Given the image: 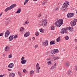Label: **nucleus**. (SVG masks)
Masks as SVG:
<instances>
[{
    "label": "nucleus",
    "instance_id": "a19ab883",
    "mask_svg": "<svg viewBox=\"0 0 77 77\" xmlns=\"http://www.w3.org/2000/svg\"><path fill=\"white\" fill-rule=\"evenodd\" d=\"M38 45H36L34 47L35 48H38Z\"/></svg>",
    "mask_w": 77,
    "mask_h": 77
},
{
    "label": "nucleus",
    "instance_id": "6e6552de",
    "mask_svg": "<svg viewBox=\"0 0 77 77\" xmlns=\"http://www.w3.org/2000/svg\"><path fill=\"white\" fill-rule=\"evenodd\" d=\"M5 37L6 38L9 36V34H10V32L9 31V30H7V31L5 33Z\"/></svg>",
    "mask_w": 77,
    "mask_h": 77
},
{
    "label": "nucleus",
    "instance_id": "58836bf2",
    "mask_svg": "<svg viewBox=\"0 0 77 77\" xmlns=\"http://www.w3.org/2000/svg\"><path fill=\"white\" fill-rule=\"evenodd\" d=\"M18 75H20V77H21V73H20V72H18Z\"/></svg>",
    "mask_w": 77,
    "mask_h": 77
},
{
    "label": "nucleus",
    "instance_id": "9b49d317",
    "mask_svg": "<svg viewBox=\"0 0 77 77\" xmlns=\"http://www.w3.org/2000/svg\"><path fill=\"white\" fill-rule=\"evenodd\" d=\"M70 65V63L69 62H68V61H66V62H65L64 63V65L66 67H68Z\"/></svg>",
    "mask_w": 77,
    "mask_h": 77
},
{
    "label": "nucleus",
    "instance_id": "b1692460",
    "mask_svg": "<svg viewBox=\"0 0 77 77\" xmlns=\"http://www.w3.org/2000/svg\"><path fill=\"white\" fill-rule=\"evenodd\" d=\"M29 1V0H26L24 3V5H26L27 4V3H28Z\"/></svg>",
    "mask_w": 77,
    "mask_h": 77
},
{
    "label": "nucleus",
    "instance_id": "f257e3e1",
    "mask_svg": "<svg viewBox=\"0 0 77 77\" xmlns=\"http://www.w3.org/2000/svg\"><path fill=\"white\" fill-rule=\"evenodd\" d=\"M67 30H69L71 32H72V31L74 30V29H73L72 27L71 28L70 26L66 28H63L61 29V31L60 32V33H61V34H64V33H66L68 34V32L67 31H66Z\"/></svg>",
    "mask_w": 77,
    "mask_h": 77
},
{
    "label": "nucleus",
    "instance_id": "c85d7f7f",
    "mask_svg": "<svg viewBox=\"0 0 77 77\" xmlns=\"http://www.w3.org/2000/svg\"><path fill=\"white\" fill-rule=\"evenodd\" d=\"M48 63V65H51V61H48L47 62Z\"/></svg>",
    "mask_w": 77,
    "mask_h": 77
},
{
    "label": "nucleus",
    "instance_id": "052dcab7",
    "mask_svg": "<svg viewBox=\"0 0 77 77\" xmlns=\"http://www.w3.org/2000/svg\"><path fill=\"white\" fill-rule=\"evenodd\" d=\"M8 20V19H7L6 20Z\"/></svg>",
    "mask_w": 77,
    "mask_h": 77
},
{
    "label": "nucleus",
    "instance_id": "0eeeda50",
    "mask_svg": "<svg viewBox=\"0 0 77 77\" xmlns=\"http://www.w3.org/2000/svg\"><path fill=\"white\" fill-rule=\"evenodd\" d=\"M74 14L73 13H69L67 14V17L68 18H71V17H72L74 16Z\"/></svg>",
    "mask_w": 77,
    "mask_h": 77
},
{
    "label": "nucleus",
    "instance_id": "5fc2aeb1",
    "mask_svg": "<svg viewBox=\"0 0 77 77\" xmlns=\"http://www.w3.org/2000/svg\"><path fill=\"white\" fill-rule=\"evenodd\" d=\"M75 42H77V39H75Z\"/></svg>",
    "mask_w": 77,
    "mask_h": 77
},
{
    "label": "nucleus",
    "instance_id": "f03ea898",
    "mask_svg": "<svg viewBox=\"0 0 77 77\" xmlns=\"http://www.w3.org/2000/svg\"><path fill=\"white\" fill-rule=\"evenodd\" d=\"M69 5V2H65L64 3L63 6L61 10L63 12H65L68 10V9L67 8V6H68Z\"/></svg>",
    "mask_w": 77,
    "mask_h": 77
},
{
    "label": "nucleus",
    "instance_id": "f704fd0d",
    "mask_svg": "<svg viewBox=\"0 0 77 77\" xmlns=\"http://www.w3.org/2000/svg\"><path fill=\"white\" fill-rule=\"evenodd\" d=\"M39 31L40 32H42V33H43V30H42V28L40 29Z\"/></svg>",
    "mask_w": 77,
    "mask_h": 77
},
{
    "label": "nucleus",
    "instance_id": "412c9836",
    "mask_svg": "<svg viewBox=\"0 0 77 77\" xmlns=\"http://www.w3.org/2000/svg\"><path fill=\"white\" fill-rule=\"evenodd\" d=\"M53 59L54 60H58L59 59V57H56V56H54L53 57Z\"/></svg>",
    "mask_w": 77,
    "mask_h": 77
},
{
    "label": "nucleus",
    "instance_id": "79ce46f5",
    "mask_svg": "<svg viewBox=\"0 0 77 77\" xmlns=\"http://www.w3.org/2000/svg\"><path fill=\"white\" fill-rule=\"evenodd\" d=\"M24 59H25V58L24 57H22L21 58V60H24Z\"/></svg>",
    "mask_w": 77,
    "mask_h": 77
},
{
    "label": "nucleus",
    "instance_id": "5701e85b",
    "mask_svg": "<svg viewBox=\"0 0 77 77\" xmlns=\"http://www.w3.org/2000/svg\"><path fill=\"white\" fill-rule=\"evenodd\" d=\"M60 37H59L57 39V42H60Z\"/></svg>",
    "mask_w": 77,
    "mask_h": 77
},
{
    "label": "nucleus",
    "instance_id": "e433bc0d",
    "mask_svg": "<svg viewBox=\"0 0 77 77\" xmlns=\"http://www.w3.org/2000/svg\"><path fill=\"white\" fill-rule=\"evenodd\" d=\"M8 57L9 58H11V57H12V55L11 54H10L9 55Z\"/></svg>",
    "mask_w": 77,
    "mask_h": 77
},
{
    "label": "nucleus",
    "instance_id": "2f4dec72",
    "mask_svg": "<svg viewBox=\"0 0 77 77\" xmlns=\"http://www.w3.org/2000/svg\"><path fill=\"white\" fill-rule=\"evenodd\" d=\"M51 29L52 30H54V27L52 26L51 28Z\"/></svg>",
    "mask_w": 77,
    "mask_h": 77
},
{
    "label": "nucleus",
    "instance_id": "3c124183",
    "mask_svg": "<svg viewBox=\"0 0 77 77\" xmlns=\"http://www.w3.org/2000/svg\"><path fill=\"white\" fill-rule=\"evenodd\" d=\"M3 14V13H1L0 14V17H2V15Z\"/></svg>",
    "mask_w": 77,
    "mask_h": 77
},
{
    "label": "nucleus",
    "instance_id": "a18cd8bd",
    "mask_svg": "<svg viewBox=\"0 0 77 77\" xmlns=\"http://www.w3.org/2000/svg\"><path fill=\"white\" fill-rule=\"evenodd\" d=\"M18 37V36L17 35H15L14 36V39H15L16 38H17Z\"/></svg>",
    "mask_w": 77,
    "mask_h": 77
},
{
    "label": "nucleus",
    "instance_id": "a878e982",
    "mask_svg": "<svg viewBox=\"0 0 77 77\" xmlns=\"http://www.w3.org/2000/svg\"><path fill=\"white\" fill-rule=\"evenodd\" d=\"M47 3V1H43L42 3V5H45Z\"/></svg>",
    "mask_w": 77,
    "mask_h": 77
},
{
    "label": "nucleus",
    "instance_id": "f3484780",
    "mask_svg": "<svg viewBox=\"0 0 77 77\" xmlns=\"http://www.w3.org/2000/svg\"><path fill=\"white\" fill-rule=\"evenodd\" d=\"M39 25H40V26H44L43 23V20L40 22Z\"/></svg>",
    "mask_w": 77,
    "mask_h": 77
},
{
    "label": "nucleus",
    "instance_id": "37998d69",
    "mask_svg": "<svg viewBox=\"0 0 77 77\" xmlns=\"http://www.w3.org/2000/svg\"><path fill=\"white\" fill-rule=\"evenodd\" d=\"M75 71H77V65L75 66Z\"/></svg>",
    "mask_w": 77,
    "mask_h": 77
},
{
    "label": "nucleus",
    "instance_id": "6e6d98bb",
    "mask_svg": "<svg viewBox=\"0 0 77 77\" xmlns=\"http://www.w3.org/2000/svg\"><path fill=\"white\" fill-rule=\"evenodd\" d=\"M54 66H55L56 67V63H55L54 64Z\"/></svg>",
    "mask_w": 77,
    "mask_h": 77
},
{
    "label": "nucleus",
    "instance_id": "ea45409f",
    "mask_svg": "<svg viewBox=\"0 0 77 77\" xmlns=\"http://www.w3.org/2000/svg\"><path fill=\"white\" fill-rule=\"evenodd\" d=\"M6 26H8L9 24V22H6L5 23Z\"/></svg>",
    "mask_w": 77,
    "mask_h": 77
},
{
    "label": "nucleus",
    "instance_id": "6ab92c4d",
    "mask_svg": "<svg viewBox=\"0 0 77 77\" xmlns=\"http://www.w3.org/2000/svg\"><path fill=\"white\" fill-rule=\"evenodd\" d=\"M29 22L28 21H25L23 23V25L25 26V25L27 24H29Z\"/></svg>",
    "mask_w": 77,
    "mask_h": 77
},
{
    "label": "nucleus",
    "instance_id": "39448f33",
    "mask_svg": "<svg viewBox=\"0 0 77 77\" xmlns=\"http://www.w3.org/2000/svg\"><path fill=\"white\" fill-rule=\"evenodd\" d=\"M77 21V19H75L74 20L72 21L70 23V24H71L72 26H75V25H76V22Z\"/></svg>",
    "mask_w": 77,
    "mask_h": 77
},
{
    "label": "nucleus",
    "instance_id": "7c9ffc66",
    "mask_svg": "<svg viewBox=\"0 0 77 77\" xmlns=\"http://www.w3.org/2000/svg\"><path fill=\"white\" fill-rule=\"evenodd\" d=\"M65 39L66 40H68V39H69V37H68V36H66V37H65Z\"/></svg>",
    "mask_w": 77,
    "mask_h": 77
},
{
    "label": "nucleus",
    "instance_id": "72a5a7b5",
    "mask_svg": "<svg viewBox=\"0 0 77 77\" xmlns=\"http://www.w3.org/2000/svg\"><path fill=\"white\" fill-rule=\"evenodd\" d=\"M42 17V14L41 13L40 14H39L38 16V18H41V17Z\"/></svg>",
    "mask_w": 77,
    "mask_h": 77
},
{
    "label": "nucleus",
    "instance_id": "de8ad7c7",
    "mask_svg": "<svg viewBox=\"0 0 77 77\" xmlns=\"http://www.w3.org/2000/svg\"><path fill=\"white\" fill-rule=\"evenodd\" d=\"M55 11H58V8H56L55 9Z\"/></svg>",
    "mask_w": 77,
    "mask_h": 77
},
{
    "label": "nucleus",
    "instance_id": "393cba45",
    "mask_svg": "<svg viewBox=\"0 0 77 77\" xmlns=\"http://www.w3.org/2000/svg\"><path fill=\"white\" fill-rule=\"evenodd\" d=\"M30 74H34V71L32 70H31L30 71Z\"/></svg>",
    "mask_w": 77,
    "mask_h": 77
},
{
    "label": "nucleus",
    "instance_id": "1a4fd4ad",
    "mask_svg": "<svg viewBox=\"0 0 77 77\" xmlns=\"http://www.w3.org/2000/svg\"><path fill=\"white\" fill-rule=\"evenodd\" d=\"M14 66V64L13 63H10L8 66V68H12Z\"/></svg>",
    "mask_w": 77,
    "mask_h": 77
},
{
    "label": "nucleus",
    "instance_id": "c756f323",
    "mask_svg": "<svg viewBox=\"0 0 77 77\" xmlns=\"http://www.w3.org/2000/svg\"><path fill=\"white\" fill-rule=\"evenodd\" d=\"M24 28H23V27H22L20 29V31L21 32H22V31H23V30H24Z\"/></svg>",
    "mask_w": 77,
    "mask_h": 77
},
{
    "label": "nucleus",
    "instance_id": "423d86ee",
    "mask_svg": "<svg viewBox=\"0 0 77 77\" xmlns=\"http://www.w3.org/2000/svg\"><path fill=\"white\" fill-rule=\"evenodd\" d=\"M59 50L57 49H54L53 50L51 51V53L52 54H56V53H58Z\"/></svg>",
    "mask_w": 77,
    "mask_h": 77
},
{
    "label": "nucleus",
    "instance_id": "4468645a",
    "mask_svg": "<svg viewBox=\"0 0 77 77\" xmlns=\"http://www.w3.org/2000/svg\"><path fill=\"white\" fill-rule=\"evenodd\" d=\"M43 45L47 46L48 45V41L46 40L45 42H43Z\"/></svg>",
    "mask_w": 77,
    "mask_h": 77
},
{
    "label": "nucleus",
    "instance_id": "20e7f679",
    "mask_svg": "<svg viewBox=\"0 0 77 77\" xmlns=\"http://www.w3.org/2000/svg\"><path fill=\"white\" fill-rule=\"evenodd\" d=\"M16 6V4H14L10 6L7 7L5 10V12H7V11L9 10H11L12 9H13L14 8H15Z\"/></svg>",
    "mask_w": 77,
    "mask_h": 77
},
{
    "label": "nucleus",
    "instance_id": "603ef678",
    "mask_svg": "<svg viewBox=\"0 0 77 77\" xmlns=\"http://www.w3.org/2000/svg\"><path fill=\"white\" fill-rule=\"evenodd\" d=\"M8 71H11V69H8Z\"/></svg>",
    "mask_w": 77,
    "mask_h": 77
},
{
    "label": "nucleus",
    "instance_id": "8fccbe9b",
    "mask_svg": "<svg viewBox=\"0 0 77 77\" xmlns=\"http://www.w3.org/2000/svg\"><path fill=\"white\" fill-rule=\"evenodd\" d=\"M3 76H4V75H0V77H3Z\"/></svg>",
    "mask_w": 77,
    "mask_h": 77
},
{
    "label": "nucleus",
    "instance_id": "9d476101",
    "mask_svg": "<svg viewBox=\"0 0 77 77\" xmlns=\"http://www.w3.org/2000/svg\"><path fill=\"white\" fill-rule=\"evenodd\" d=\"M43 24L45 26H46L47 24V23H48L47 19H45L44 20H43Z\"/></svg>",
    "mask_w": 77,
    "mask_h": 77
},
{
    "label": "nucleus",
    "instance_id": "13d9d810",
    "mask_svg": "<svg viewBox=\"0 0 77 77\" xmlns=\"http://www.w3.org/2000/svg\"><path fill=\"white\" fill-rule=\"evenodd\" d=\"M37 0H33V1L34 2H36V1H37Z\"/></svg>",
    "mask_w": 77,
    "mask_h": 77
},
{
    "label": "nucleus",
    "instance_id": "49530a36",
    "mask_svg": "<svg viewBox=\"0 0 77 77\" xmlns=\"http://www.w3.org/2000/svg\"><path fill=\"white\" fill-rule=\"evenodd\" d=\"M36 67H39V65L38 63H37L36 66Z\"/></svg>",
    "mask_w": 77,
    "mask_h": 77
},
{
    "label": "nucleus",
    "instance_id": "c03bdc74",
    "mask_svg": "<svg viewBox=\"0 0 77 77\" xmlns=\"http://www.w3.org/2000/svg\"><path fill=\"white\" fill-rule=\"evenodd\" d=\"M3 35V33H2L0 34V36H2Z\"/></svg>",
    "mask_w": 77,
    "mask_h": 77
},
{
    "label": "nucleus",
    "instance_id": "c9c22d12",
    "mask_svg": "<svg viewBox=\"0 0 77 77\" xmlns=\"http://www.w3.org/2000/svg\"><path fill=\"white\" fill-rule=\"evenodd\" d=\"M36 68L37 70H39L40 69V67H36Z\"/></svg>",
    "mask_w": 77,
    "mask_h": 77
},
{
    "label": "nucleus",
    "instance_id": "4c0bfd02",
    "mask_svg": "<svg viewBox=\"0 0 77 77\" xmlns=\"http://www.w3.org/2000/svg\"><path fill=\"white\" fill-rule=\"evenodd\" d=\"M23 72L24 73H25V72H27V71L26 70V69H24L23 70Z\"/></svg>",
    "mask_w": 77,
    "mask_h": 77
},
{
    "label": "nucleus",
    "instance_id": "ddd939ff",
    "mask_svg": "<svg viewBox=\"0 0 77 77\" xmlns=\"http://www.w3.org/2000/svg\"><path fill=\"white\" fill-rule=\"evenodd\" d=\"M9 77H14L15 76V73H10L9 75Z\"/></svg>",
    "mask_w": 77,
    "mask_h": 77
},
{
    "label": "nucleus",
    "instance_id": "aec40b11",
    "mask_svg": "<svg viewBox=\"0 0 77 77\" xmlns=\"http://www.w3.org/2000/svg\"><path fill=\"white\" fill-rule=\"evenodd\" d=\"M21 9L20 8H19L18 9L16 14H20V13L21 12Z\"/></svg>",
    "mask_w": 77,
    "mask_h": 77
},
{
    "label": "nucleus",
    "instance_id": "dca6fc26",
    "mask_svg": "<svg viewBox=\"0 0 77 77\" xmlns=\"http://www.w3.org/2000/svg\"><path fill=\"white\" fill-rule=\"evenodd\" d=\"M13 36V35H11L9 38L8 39L10 41H11L13 40V39H14Z\"/></svg>",
    "mask_w": 77,
    "mask_h": 77
},
{
    "label": "nucleus",
    "instance_id": "4be33fe9",
    "mask_svg": "<svg viewBox=\"0 0 77 77\" xmlns=\"http://www.w3.org/2000/svg\"><path fill=\"white\" fill-rule=\"evenodd\" d=\"M55 44V43L54 42V41H51L50 42V45H53Z\"/></svg>",
    "mask_w": 77,
    "mask_h": 77
},
{
    "label": "nucleus",
    "instance_id": "bb28decb",
    "mask_svg": "<svg viewBox=\"0 0 77 77\" xmlns=\"http://www.w3.org/2000/svg\"><path fill=\"white\" fill-rule=\"evenodd\" d=\"M35 35L36 36H39V32H36L35 33Z\"/></svg>",
    "mask_w": 77,
    "mask_h": 77
},
{
    "label": "nucleus",
    "instance_id": "473e14b6",
    "mask_svg": "<svg viewBox=\"0 0 77 77\" xmlns=\"http://www.w3.org/2000/svg\"><path fill=\"white\" fill-rule=\"evenodd\" d=\"M68 75H70L71 74V70H69L68 72Z\"/></svg>",
    "mask_w": 77,
    "mask_h": 77
},
{
    "label": "nucleus",
    "instance_id": "f8f14e48",
    "mask_svg": "<svg viewBox=\"0 0 77 77\" xmlns=\"http://www.w3.org/2000/svg\"><path fill=\"white\" fill-rule=\"evenodd\" d=\"M9 50H10V47L8 46H6L5 49V51H9Z\"/></svg>",
    "mask_w": 77,
    "mask_h": 77
},
{
    "label": "nucleus",
    "instance_id": "4d7b16f0",
    "mask_svg": "<svg viewBox=\"0 0 77 77\" xmlns=\"http://www.w3.org/2000/svg\"><path fill=\"white\" fill-rule=\"evenodd\" d=\"M3 57H5V54H3Z\"/></svg>",
    "mask_w": 77,
    "mask_h": 77
},
{
    "label": "nucleus",
    "instance_id": "cd10ccee",
    "mask_svg": "<svg viewBox=\"0 0 77 77\" xmlns=\"http://www.w3.org/2000/svg\"><path fill=\"white\" fill-rule=\"evenodd\" d=\"M56 68V67L54 66H52L51 68V69H55Z\"/></svg>",
    "mask_w": 77,
    "mask_h": 77
},
{
    "label": "nucleus",
    "instance_id": "864d4df0",
    "mask_svg": "<svg viewBox=\"0 0 77 77\" xmlns=\"http://www.w3.org/2000/svg\"><path fill=\"white\" fill-rule=\"evenodd\" d=\"M32 39L33 40H35V38L34 37H33Z\"/></svg>",
    "mask_w": 77,
    "mask_h": 77
},
{
    "label": "nucleus",
    "instance_id": "09e8293b",
    "mask_svg": "<svg viewBox=\"0 0 77 77\" xmlns=\"http://www.w3.org/2000/svg\"><path fill=\"white\" fill-rule=\"evenodd\" d=\"M39 70H38L37 71V72H36V73H39Z\"/></svg>",
    "mask_w": 77,
    "mask_h": 77
},
{
    "label": "nucleus",
    "instance_id": "7ed1b4c3",
    "mask_svg": "<svg viewBox=\"0 0 77 77\" xmlns=\"http://www.w3.org/2000/svg\"><path fill=\"white\" fill-rule=\"evenodd\" d=\"M63 19H60L56 22L54 24L55 26H56L58 27H60L62 24H63Z\"/></svg>",
    "mask_w": 77,
    "mask_h": 77
},
{
    "label": "nucleus",
    "instance_id": "bf43d9fd",
    "mask_svg": "<svg viewBox=\"0 0 77 77\" xmlns=\"http://www.w3.org/2000/svg\"><path fill=\"white\" fill-rule=\"evenodd\" d=\"M75 49L76 50H77V46H76V47H75Z\"/></svg>",
    "mask_w": 77,
    "mask_h": 77
},
{
    "label": "nucleus",
    "instance_id": "2eb2a0df",
    "mask_svg": "<svg viewBox=\"0 0 77 77\" xmlns=\"http://www.w3.org/2000/svg\"><path fill=\"white\" fill-rule=\"evenodd\" d=\"M30 35V32H26L24 35V36H25V37H27V36H29Z\"/></svg>",
    "mask_w": 77,
    "mask_h": 77
},
{
    "label": "nucleus",
    "instance_id": "a211bd4d",
    "mask_svg": "<svg viewBox=\"0 0 77 77\" xmlns=\"http://www.w3.org/2000/svg\"><path fill=\"white\" fill-rule=\"evenodd\" d=\"M26 62H27V60H22L21 61V63L22 64H25V63H26Z\"/></svg>",
    "mask_w": 77,
    "mask_h": 77
}]
</instances>
